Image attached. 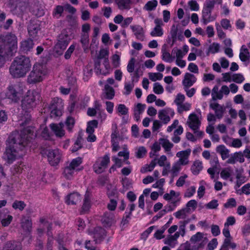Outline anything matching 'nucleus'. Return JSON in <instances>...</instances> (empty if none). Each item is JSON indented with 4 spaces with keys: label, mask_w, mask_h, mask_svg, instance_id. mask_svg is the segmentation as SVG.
Listing matches in <instances>:
<instances>
[{
    "label": "nucleus",
    "mask_w": 250,
    "mask_h": 250,
    "mask_svg": "<svg viewBox=\"0 0 250 250\" xmlns=\"http://www.w3.org/2000/svg\"><path fill=\"white\" fill-rule=\"evenodd\" d=\"M202 169V163L199 160L195 161L191 167V171L194 175L198 174Z\"/></svg>",
    "instance_id": "obj_36"
},
{
    "label": "nucleus",
    "mask_w": 250,
    "mask_h": 250,
    "mask_svg": "<svg viewBox=\"0 0 250 250\" xmlns=\"http://www.w3.org/2000/svg\"><path fill=\"white\" fill-rule=\"evenodd\" d=\"M34 45L33 42L31 39H28L22 41L21 44V49L24 51H29Z\"/></svg>",
    "instance_id": "obj_42"
},
{
    "label": "nucleus",
    "mask_w": 250,
    "mask_h": 250,
    "mask_svg": "<svg viewBox=\"0 0 250 250\" xmlns=\"http://www.w3.org/2000/svg\"><path fill=\"white\" fill-rule=\"evenodd\" d=\"M179 238L178 233H175L173 235H168L167 238L164 240V243L166 245L169 246L171 248H174L178 244L177 239Z\"/></svg>",
    "instance_id": "obj_26"
},
{
    "label": "nucleus",
    "mask_w": 250,
    "mask_h": 250,
    "mask_svg": "<svg viewBox=\"0 0 250 250\" xmlns=\"http://www.w3.org/2000/svg\"><path fill=\"white\" fill-rule=\"evenodd\" d=\"M187 123L189 127L195 131L198 129L201 125L200 121L195 113H192L189 115Z\"/></svg>",
    "instance_id": "obj_16"
},
{
    "label": "nucleus",
    "mask_w": 250,
    "mask_h": 250,
    "mask_svg": "<svg viewBox=\"0 0 250 250\" xmlns=\"http://www.w3.org/2000/svg\"><path fill=\"white\" fill-rule=\"evenodd\" d=\"M190 241L192 243H199L197 246L198 249L203 248L207 243L206 238H204L203 233L200 232H198L192 236Z\"/></svg>",
    "instance_id": "obj_17"
},
{
    "label": "nucleus",
    "mask_w": 250,
    "mask_h": 250,
    "mask_svg": "<svg viewBox=\"0 0 250 250\" xmlns=\"http://www.w3.org/2000/svg\"><path fill=\"white\" fill-rule=\"evenodd\" d=\"M35 136L34 128L29 125L22 129L20 133L13 132L6 141L7 146L3 156L5 161L11 164L16 159L22 157L30 139Z\"/></svg>",
    "instance_id": "obj_1"
},
{
    "label": "nucleus",
    "mask_w": 250,
    "mask_h": 250,
    "mask_svg": "<svg viewBox=\"0 0 250 250\" xmlns=\"http://www.w3.org/2000/svg\"><path fill=\"white\" fill-rule=\"evenodd\" d=\"M83 160L81 157H77L73 159L69 164V166L74 169L75 171L80 170L79 167L82 163Z\"/></svg>",
    "instance_id": "obj_40"
},
{
    "label": "nucleus",
    "mask_w": 250,
    "mask_h": 250,
    "mask_svg": "<svg viewBox=\"0 0 250 250\" xmlns=\"http://www.w3.org/2000/svg\"><path fill=\"white\" fill-rule=\"evenodd\" d=\"M117 206V200L115 198H111L107 205V208L110 211H114Z\"/></svg>",
    "instance_id": "obj_63"
},
{
    "label": "nucleus",
    "mask_w": 250,
    "mask_h": 250,
    "mask_svg": "<svg viewBox=\"0 0 250 250\" xmlns=\"http://www.w3.org/2000/svg\"><path fill=\"white\" fill-rule=\"evenodd\" d=\"M175 114L174 110L170 108H166L158 112V118L164 124H167Z\"/></svg>",
    "instance_id": "obj_13"
},
{
    "label": "nucleus",
    "mask_w": 250,
    "mask_h": 250,
    "mask_svg": "<svg viewBox=\"0 0 250 250\" xmlns=\"http://www.w3.org/2000/svg\"><path fill=\"white\" fill-rule=\"evenodd\" d=\"M31 66L29 58L22 55L17 56L11 63L9 73L13 78H23L30 70Z\"/></svg>",
    "instance_id": "obj_3"
},
{
    "label": "nucleus",
    "mask_w": 250,
    "mask_h": 250,
    "mask_svg": "<svg viewBox=\"0 0 250 250\" xmlns=\"http://www.w3.org/2000/svg\"><path fill=\"white\" fill-rule=\"evenodd\" d=\"M98 126V122L96 120H92L88 122L86 128V133L88 134H93L95 128Z\"/></svg>",
    "instance_id": "obj_46"
},
{
    "label": "nucleus",
    "mask_w": 250,
    "mask_h": 250,
    "mask_svg": "<svg viewBox=\"0 0 250 250\" xmlns=\"http://www.w3.org/2000/svg\"><path fill=\"white\" fill-rule=\"evenodd\" d=\"M136 37L141 41L143 40L144 35L142 27L139 25H131L130 26Z\"/></svg>",
    "instance_id": "obj_29"
},
{
    "label": "nucleus",
    "mask_w": 250,
    "mask_h": 250,
    "mask_svg": "<svg viewBox=\"0 0 250 250\" xmlns=\"http://www.w3.org/2000/svg\"><path fill=\"white\" fill-rule=\"evenodd\" d=\"M40 25L37 21H31L28 26V31L31 38H35L40 30Z\"/></svg>",
    "instance_id": "obj_24"
},
{
    "label": "nucleus",
    "mask_w": 250,
    "mask_h": 250,
    "mask_svg": "<svg viewBox=\"0 0 250 250\" xmlns=\"http://www.w3.org/2000/svg\"><path fill=\"white\" fill-rule=\"evenodd\" d=\"M216 151L221 155L223 160L229 158V150L225 146L220 145L217 146Z\"/></svg>",
    "instance_id": "obj_33"
},
{
    "label": "nucleus",
    "mask_w": 250,
    "mask_h": 250,
    "mask_svg": "<svg viewBox=\"0 0 250 250\" xmlns=\"http://www.w3.org/2000/svg\"><path fill=\"white\" fill-rule=\"evenodd\" d=\"M191 153L190 149H187L178 152L176 155L179 159L172 165L170 172L173 177L178 175L182 169V166H186L189 163V157Z\"/></svg>",
    "instance_id": "obj_7"
},
{
    "label": "nucleus",
    "mask_w": 250,
    "mask_h": 250,
    "mask_svg": "<svg viewBox=\"0 0 250 250\" xmlns=\"http://www.w3.org/2000/svg\"><path fill=\"white\" fill-rule=\"evenodd\" d=\"M0 42L2 47L3 54L6 57L12 56L17 49V39L16 36L10 33L4 36L0 37Z\"/></svg>",
    "instance_id": "obj_5"
},
{
    "label": "nucleus",
    "mask_w": 250,
    "mask_h": 250,
    "mask_svg": "<svg viewBox=\"0 0 250 250\" xmlns=\"http://www.w3.org/2000/svg\"><path fill=\"white\" fill-rule=\"evenodd\" d=\"M115 96V90L111 86L108 84L104 85L103 92V98L107 100H112Z\"/></svg>",
    "instance_id": "obj_27"
},
{
    "label": "nucleus",
    "mask_w": 250,
    "mask_h": 250,
    "mask_svg": "<svg viewBox=\"0 0 250 250\" xmlns=\"http://www.w3.org/2000/svg\"><path fill=\"white\" fill-rule=\"evenodd\" d=\"M212 11V10L203 8L201 21L204 25H206L216 19V17L212 16L211 15Z\"/></svg>",
    "instance_id": "obj_19"
},
{
    "label": "nucleus",
    "mask_w": 250,
    "mask_h": 250,
    "mask_svg": "<svg viewBox=\"0 0 250 250\" xmlns=\"http://www.w3.org/2000/svg\"><path fill=\"white\" fill-rule=\"evenodd\" d=\"M13 216L9 214H5L1 217V223L2 226H8L12 222Z\"/></svg>",
    "instance_id": "obj_50"
},
{
    "label": "nucleus",
    "mask_w": 250,
    "mask_h": 250,
    "mask_svg": "<svg viewBox=\"0 0 250 250\" xmlns=\"http://www.w3.org/2000/svg\"><path fill=\"white\" fill-rule=\"evenodd\" d=\"M175 57L172 55L166 50H162V59L163 61L167 62H171L173 61Z\"/></svg>",
    "instance_id": "obj_52"
},
{
    "label": "nucleus",
    "mask_w": 250,
    "mask_h": 250,
    "mask_svg": "<svg viewBox=\"0 0 250 250\" xmlns=\"http://www.w3.org/2000/svg\"><path fill=\"white\" fill-rule=\"evenodd\" d=\"M229 93V87L227 85H222L220 89L218 85H215L211 91L212 99L214 101L220 100L223 99L224 96L228 97Z\"/></svg>",
    "instance_id": "obj_10"
},
{
    "label": "nucleus",
    "mask_w": 250,
    "mask_h": 250,
    "mask_svg": "<svg viewBox=\"0 0 250 250\" xmlns=\"http://www.w3.org/2000/svg\"><path fill=\"white\" fill-rule=\"evenodd\" d=\"M97 231H99V233H95L94 234L93 238L95 243H100L104 238V230L101 228H98Z\"/></svg>",
    "instance_id": "obj_41"
},
{
    "label": "nucleus",
    "mask_w": 250,
    "mask_h": 250,
    "mask_svg": "<svg viewBox=\"0 0 250 250\" xmlns=\"http://www.w3.org/2000/svg\"><path fill=\"white\" fill-rule=\"evenodd\" d=\"M26 207V204L22 201L16 200L12 204V207L15 209H19L21 211L23 210Z\"/></svg>",
    "instance_id": "obj_59"
},
{
    "label": "nucleus",
    "mask_w": 250,
    "mask_h": 250,
    "mask_svg": "<svg viewBox=\"0 0 250 250\" xmlns=\"http://www.w3.org/2000/svg\"><path fill=\"white\" fill-rule=\"evenodd\" d=\"M48 72L44 65L36 63L33 66L32 70L27 77V83L30 84H35L42 82L46 78Z\"/></svg>",
    "instance_id": "obj_4"
},
{
    "label": "nucleus",
    "mask_w": 250,
    "mask_h": 250,
    "mask_svg": "<svg viewBox=\"0 0 250 250\" xmlns=\"http://www.w3.org/2000/svg\"><path fill=\"white\" fill-rule=\"evenodd\" d=\"M49 126L51 131L57 137L62 138L65 135V130L63 129L64 124L62 123L51 124Z\"/></svg>",
    "instance_id": "obj_15"
},
{
    "label": "nucleus",
    "mask_w": 250,
    "mask_h": 250,
    "mask_svg": "<svg viewBox=\"0 0 250 250\" xmlns=\"http://www.w3.org/2000/svg\"><path fill=\"white\" fill-rule=\"evenodd\" d=\"M82 197L77 192H74L67 195L65 198V202L67 205H76L81 200Z\"/></svg>",
    "instance_id": "obj_22"
},
{
    "label": "nucleus",
    "mask_w": 250,
    "mask_h": 250,
    "mask_svg": "<svg viewBox=\"0 0 250 250\" xmlns=\"http://www.w3.org/2000/svg\"><path fill=\"white\" fill-rule=\"evenodd\" d=\"M191 213L190 209L188 208H183L175 212L174 213V216L177 219H185Z\"/></svg>",
    "instance_id": "obj_35"
},
{
    "label": "nucleus",
    "mask_w": 250,
    "mask_h": 250,
    "mask_svg": "<svg viewBox=\"0 0 250 250\" xmlns=\"http://www.w3.org/2000/svg\"><path fill=\"white\" fill-rule=\"evenodd\" d=\"M118 156L120 157H123L124 158V161L125 162V164H130L128 160L129 156V152L126 146H124V150L123 151L118 152Z\"/></svg>",
    "instance_id": "obj_43"
},
{
    "label": "nucleus",
    "mask_w": 250,
    "mask_h": 250,
    "mask_svg": "<svg viewBox=\"0 0 250 250\" xmlns=\"http://www.w3.org/2000/svg\"><path fill=\"white\" fill-rule=\"evenodd\" d=\"M41 99L40 93L37 90H29L21 101L22 111L19 120V125L26 127L31 122L30 112L36 107Z\"/></svg>",
    "instance_id": "obj_2"
},
{
    "label": "nucleus",
    "mask_w": 250,
    "mask_h": 250,
    "mask_svg": "<svg viewBox=\"0 0 250 250\" xmlns=\"http://www.w3.org/2000/svg\"><path fill=\"white\" fill-rule=\"evenodd\" d=\"M91 206V194L89 191H87L84 195L81 212L83 213L87 212L89 210Z\"/></svg>",
    "instance_id": "obj_23"
},
{
    "label": "nucleus",
    "mask_w": 250,
    "mask_h": 250,
    "mask_svg": "<svg viewBox=\"0 0 250 250\" xmlns=\"http://www.w3.org/2000/svg\"><path fill=\"white\" fill-rule=\"evenodd\" d=\"M64 6L61 5L57 6L53 10V16L57 19H59L62 16V15L64 11Z\"/></svg>",
    "instance_id": "obj_53"
},
{
    "label": "nucleus",
    "mask_w": 250,
    "mask_h": 250,
    "mask_svg": "<svg viewBox=\"0 0 250 250\" xmlns=\"http://www.w3.org/2000/svg\"><path fill=\"white\" fill-rule=\"evenodd\" d=\"M157 164V158L153 159L149 164L144 165L140 169V172L145 173L147 172H150L153 170Z\"/></svg>",
    "instance_id": "obj_34"
},
{
    "label": "nucleus",
    "mask_w": 250,
    "mask_h": 250,
    "mask_svg": "<svg viewBox=\"0 0 250 250\" xmlns=\"http://www.w3.org/2000/svg\"><path fill=\"white\" fill-rule=\"evenodd\" d=\"M236 182L235 188H239L243 184L246 182V177L241 172H237L236 176Z\"/></svg>",
    "instance_id": "obj_45"
},
{
    "label": "nucleus",
    "mask_w": 250,
    "mask_h": 250,
    "mask_svg": "<svg viewBox=\"0 0 250 250\" xmlns=\"http://www.w3.org/2000/svg\"><path fill=\"white\" fill-rule=\"evenodd\" d=\"M245 161L244 155L241 151L235 152L231 155L227 161L228 164H234L237 162L242 163Z\"/></svg>",
    "instance_id": "obj_25"
},
{
    "label": "nucleus",
    "mask_w": 250,
    "mask_h": 250,
    "mask_svg": "<svg viewBox=\"0 0 250 250\" xmlns=\"http://www.w3.org/2000/svg\"><path fill=\"white\" fill-rule=\"evenodd\" d=\"M220 45L217 42H213L211 44L208 50V54H215L219 51Z\"/></svg>",
    "instance_id": "obj_49"
},
{
    "label": "nucleus",
    "mask_w": 250,
    "mask_h": 250,
    "mask_svg": "<svg viewBox=\"0 0 250 250\" xmlns=\"http://www.w3.org/2000/svg\"><path fill=\"white\" fill-rule=\"evenodd\" d=\"M153 92L156 94H161L164 91L163 86L159 83H155L153 84Z\"/></svg>",
    "instance_id": "obj_64"
},
{
    "label": "nucleus",
    "mask_w": 250,
    "mask_h": 250,
    "mask_svg": "<svg viewBox=\"0 0 250 250\" xmlns=\"http://www.w3.org/2000/svg\"><path fill=\"white\" fill-rule=\"evenodd\" d=\"M160 144L164 148L165 152L167 154L172 156L171 149L173 146V144L171 143L168 140L165 138H160L159 140Z\"/></svg>",
    "instance_id": "obj_28"
},
{
    "label": "nucleus",
    "mask_w": 250,
    "mask_h": 250,
    "mask_svg": "<svg viewBox=\"0 0 250 250\" xmlns=\"http://www.w3.org/2000/svg\"><path fill=\"white\" fill-rule=\"evenodd\" d=\"M24 89L22 84L19 83L10 84L4 92L5 98L10 102L18 103L24 94Z\"/></svg>",
    "instance_id": "obj_6"
},
{
    "label": "nucleus",
    "mask_w": 250,
    "mask_h": 250,
    "mask_svg": "<svg viewBox=\"0 0 250 250\" xmlns=\"http://www.w3.org/2000/svg\"><path fill=\"white\" fill-rule=\"evenodd\" d=\"M196 80L197 79L193 74L188 72L186 73L182 81L184 88L191 87L196 82Z\"/></svg>",
    "instance_id": "obj_21"
},
{
    "label": "nucleus",
    "mask_w": 250,
    "mask_h": 250,
    "mask_svg": "<svg viewBox=\"0 0 250 250\" xmlns=\"http://www.w3.org/2000/svg\"><path fill=\"white\" fill-rule=\"evenodd\" d=\"M245 81V78L242 74L235 73L232 75V81L237 83H241Z\"/></svg>",
    "instance_id": "obj_58"
},
{
    "label": "nucleus",
    "mask_w": 250,
    "mask_h": 250,
    "mask_svg": "<svg viewBox=\"0 0 250 250\" xmlns=\"http://www.w3.org/2000/svg\"><path fill=\"white\" fill-rule=\"evenodd\" d=\"M165 183V179L164 178H161L160 180H157L155 183L153 184L152 187L155 188H159L160 191H161V193L163 194L164 193L163 186Z\"/></svg>",
    "instance_id": "obj_56"
},
{
    "label": "nucleus",
    "mask_w": 250,
    "mask_h": 250,
    "mask_svg": "<svg viewBox=\"0 0 250 250\" xmlns=\"http://www.w3.org/2000/svg\"><path fill=\"white\" fill-rule=\"evenodd\" d=\"M71 38L66 30H63L58 36L57 42L54 46V51L58 55H61L69 43Z\"/></svg>",
    "instance_id": "obj_8"
},
{
    "label": "nucleus",
    "mask_w": 250,
    "mask_h": 250,
    "mask_svg": "<svg viewBox=\"0 0 250 250\" xmlns=\"http://www.w3.org/2000/svg\"><path fill=\"white\" fill-rule=\"evenodd\" d=\"M239 58L243 62L250 60V54L245 45H243L240 48Z\"/></svg>",
    "instance_id": "obj_31"
},
{
    "label": "nucleus",
    "mask_w": 250,
    "mask_h": 250,
    "mask_svg": "<svg viewBox=\"0 0 250 250\" xmlns=\"http://www.w3.org/2000/svg\"><path fill=\"white\" fill-rule=\"evenodd\" d=\"M75 172L76 171L69 166H67L63 169L62 176L67 180H71L73 178Z\"/></svg>",
    "instance_id": "obj_37"
},
{
    "label": "nucleus",
    "mask_w": 250,
    "mask_h": 250,
    "mask_svg": "<svg viewBox=\"0 0 250 250\" xmlns=\"http://www.w3.org/2000/svg\"><path fill=\"white\" fill-rule=\"evenodd\" d=\"M21 227L26 231H30L32 228V222L28 219H22L21 222Z\"/></svg>",
    "instance_id": "obj_51"
},
{
    "label": "nucleus",
    "mask_w": 250,
    "mask_h": 250,
    "mask_svg": "<svg viewBox=\"0 0 250 250\" xmlns=\"http://www.w3.org/2000/svg\"><path fill=\"white\" fill-rule=\"evenodd\" d=\"M21 244L15 241L7 242L3 248V250H21Z\"/></svg>",
    "instance_id": "obj_32"
},
{
    "label": "nucleus",
    "mask_w": 250,
    "mask_h": 250,
    "mask_svg": "<svg viewBox=\"0 0 250 250\" xmlns=\"http://www.w3.org/2000/svg\"><path fill=\"white\" fill-rule=\"evenodd\" d=\"M118 51H116V53L114 54L111 57L112 63L113 66L116 68L118 67L120 65V56L118 53Z\"/></svg>",
    "instance_id": "obj_60"
},
{
    "label": "nucleus",
    "mask_w": 250,
    "mask_h": 250,
    "mask_svg": "<svg viewBox=\"0 0 250 250\" xmlns=\"http://www.w3.org/2000/svg\"><path fill=\"white\" fill-rule=\"evenodd\" d=\"M209 108L212 109L216 116L217 119H221L224 115L225 111V107L224 105H220L217 103L213 102L209 104Z\"/></svg>",
    "instance_id": "obj_20"
},
{
    "label": "nucleus",
    "mask_w": 250,
    "mask_h": 250,
    "mask_svg": "<svg viewBox=\"0 0 250 250\" xmlns=\"http://www.w3.org/2000/svg\"><path fill=\"white\" fill-rule=\"evenodd\" d=\"M110 162L109 154H105L103 156L98 158L93 166L94 171L97 174L102 173L107 167Z\"/></svg>",
    "instance_id": "obj_9"
},
{
    "label": "nucleus",
    "mask_w": 250,
    "mask_h": 250,
    "mask_svg": "<svg viewBox=\"0 0 250 250\" xmlns=\"http://www.w3.org/2000/svg\"><path fill=\"white\" fill-rule=\"evenodd\" d=\"M48 161L51 166H56L60 162L62 158L61 151L58 149H49L47 151Z\"/></svg>",
    "instance_id": "obj_12"
},
{
    "label": "nucleus",
    "mask_w": 250,
    "mask_h": 250,
    "mask_svg": "<svg viewBox=\"0 0 250 250\" xmlns=\"http://www.w3.org/2000/svg\"><path fill=\"white\" fill-rule=\"evenodd\" d=\"M167 229V227L166 225L161 227L159 229L156 230V231L154 234V237L160 240L165 237V235H164V233L165 231Z\"/></svg>",
    "instance_id": "obj_55"
},
{
    "label": "nucleus",
    "mask_w": 250,
    "mask_h": 250,
    "mask_svg": "<svg viewBox=\"0 0 250 250\" xmlns=\"http://www.w3.org/2000/svg\"><path fill=\"white\" fill-rule=\"evenodd\" d=\"M81 42L83 45V49L85 50V49L87 48L88 42H89V35L88 34L84 33L82 34L81 35Z\"/></svg>",
    "instance_id": "obj_62"
},
{
    "label": "nucleus",
    "mask_w": 250,
    "mask_h": 250,
    "mask_svg": "<svg viewBox=\"0 0 250 250\" xmlns=\"http://www.w3.org/2000/svg\"><path fill=\"white\" fill-rule=\"evenodd\" d=\"M102 222L105 227H110L115 223L114 214L113 212L106 211L101 219Z\"/></svg>",
    "instance_id": "obj_18"
},
{
    "label": "nucleus",
    "mask_w": 250,
    "mask_h": 250,
    "mask_svg": "<svg viewBox=\"0 0 250 250\" xmlns=\"http://www.w3.org/2000/svg\"><path fill=\"white\" fill-rule=\"evenodd\" d=\"M118 8L120 10H129L131 8V0H115Z\"/></svg>",
    "instance_id": "obj_30"
},
{
    "label": "nucleus",
    "mask_w": 250,
    "mask_h": 250,
    "mask_svg": "<svg viewBox=\"0 0 250 250\" xmlns=\"http://www.w3.org/2000/svg\"><path fill=\"white\" fill-rule=\"evenodd\" d=\"M158 5V1L156 0H149L144 6V9L147 11H150L154 10Z\"/></svg>",
    "instance_id": "obj_48"
},
{
    "label": "nucleus",
    "mask_w": 250,
    "mask_h": 250,
    "mask_svg": "<svg viewBox=\"0 0 250 250\" xmlns=\"http://www.w3.org/2000/svg\"><path fill=\"white\" fill-rule=\"evenodd\" d=\"M146 107L145 104L138 103L133 108V113L142 114Z\"/></svg>",
    "instance_id": "obj_54"
},
{
    "label": "nucleus",
    "mask_w": 250,
    "mask_h": 250,
    "mask_svg": "<svg viewBox=\"0 0 250 250\" xmlns=\"http://www.w3.org/2000/svg\"><path fill=\"white\" fill-rule=\"evenodd\" d=\"M110 70L108 58H106L102 64L99 60L95 62V71L97 75L106 76L110 73Z\"/></svg>",
    "instance_id": "obj_11"
},
{
    "label": "nucleus",
    "mask_w": 250,
    "mask_h": 250,
    "mask_svg": "<svg viewBox=\"0 0 250 250\" xmlns=\"http://www.w3.org/2000/svg\"><path fill=\"white\" fill-rule=\"evenodd\" d=\"M155 27L152 30L150 34L152 37H161L163 35V30L162 26L164 23L162 19L156 18L154 20Z\"/></svg>",
    "instance_id": "obj_14"
},
{
    "label": "nucleus",
    "mask_w": 250,
    "mask_h": 250,
    "mask_svg": "<svg viewBox=\"0 0 250 250\" xmlns=\"http://www.w3.org/2000/svg\"><path fill=\"white\" fill-rule=\"evenodd\" d=\"M146 148L143 146H139L135 148V156L136 158L140 159L143 158L146 153Z\"/></svg>",
    "instance_id": "obj_47"
},
{
    "label": "nucleus",
    "mask_w": 250,
    "mask_h": 250,
    "mask_svg": "<svg viewBox=\"0 0 250 250\" xmlns=\"http://www.w3.org/2000/svg\"><path fill=\"white\" fill-rule=\"evenodd\" d=\"M149 79L152 82H155L157 80H161L163 77V75L160 73H148Z\"/></svg>",
    "instance_id": "obj_61"
},
{
    "label": "nucleus",
    "mask_w": 250,
    "mask_h": 250,
    "mask_svg": "<svg viewBox=\"0 0 250 250\" xmlns=\"http://www.w3.org/2000/svg\"><path fill=\"white\" fill-rule=\"evenodd\" d=\"M112 160L114 162V165L112 166L109 169V172H111L112 171L115 170L116 169L115 167H121L125 162L124 161V159L122 160L120 159L116 156H113L112 157Z\"/></svg>",
    "instance_id": "obj_38"
},
{
    "label": "nucleus",
    "mask_w": 250,
    "mask_h": 250,
    "mask_svg": "<svg viewBox=\"0 0 250 250\" xmlns=\"http://www.w3.org/2000/svg\"><path fill=\"white\" fill-rule=\"evenodd\" d=\"M231 173L232 170L230 167L225 168L221 171L220 176L223 179L227 180L230 177Z\"/></svg>",
    "instance_id": "obj_57"
},
{
    "label": "nucleus",
    "mask_w": 250,
    "mask_h": 250,
    "mask_svg": "<svg viewBox=\"0 0 250 250\" xmlns=\"http://www.w3.org/2000/svg\"><path fill=\"white\" fill-rule=\"evenodd\" d=\"M116 111L119 116H125L128 113V108L124 104H120L117 105Z\"/></svg>",
    "instance_id": "obj_44"
},
{
    "label": "nucleus",
    "mask_w": 250,
    "mask_h": 250,
    "mask_svg": "<svg viewBox=\"0 0 250 250\" xmlns=\"http://www.w3.org/2000/svg\"><path fill=\"white\" fill-rule=\"evenodd\" d=\"M222 0H206L203 8L213 10L215 4H222Z\"/></svg>",
    "instance_id": "obj_39"
}]
</instances>
